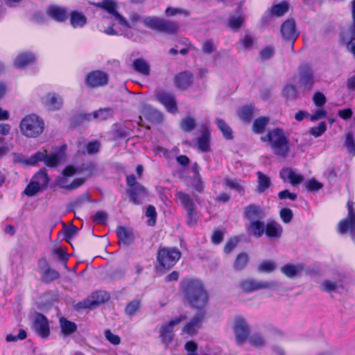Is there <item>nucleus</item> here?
<instances>
[{
  "instance_id": "obj_1",
  "label": "nucleus",
  "mask_w": 355,
  "mask_h": 355,
  "mask_svg": "<svg viewBox=\"0 0 355 355\" xmlns=\"http://www.w3.org/2000/svg\"><path fill=\"white\" fill-rule=\"evenodd\" d=\"M180 291L183 300L193 308L205 311L209 300L202 283L196 279H185L181 282Z\"/></svg>"
},
{
  "instance_id": "obj_2",
  "label": "nucleus",
  "mask_w": 355,
  "mask_h": 355,
  "mask_svg": "<svg viewBox=\"0 0 355 355\" xmlns=\"http://www.w3.org/2000/svg\"><path fill=\"white\" fill-rule=\"evenodd\" d=\"M180 291L183 300L193 308L205 311L209 300L202 283L196 279H185L181 282Z\"/></svg>"
},
{
  "instance_id": "obj_3",
  "label": "nucleus",
  "mask_w": 355,
  "mask_h": 355,
  "mask_svg": "<svg viewBox=\"0 0 355 355\" xmlns=\"http://www.w3.org/2000/svg\"><path fill=\"white\" fill-rule=\"evenodd\" d=\"M96 7L106 10L110 15V19L114 21V24H118L125 36H128L127 31L133 28L139 22L142 23L144 17L136 12H131L129 15V21L121 15L116 10L117 3L114 0H102L94 3Z\"/></svg>"
},
{
  "instance_id": "obj_4",
  "label": "nucleus",
  "mask_w": 355,
  "mask_h": 355,
  "mask_svg": "<svg viewBox=\"0 0 355 355\" xmlns=\"http://www.w3.org/2000/svg\"><path fill=\"white\" fill-rule=\"evenodd\" d=\"M263 141H268L273 153L281 157L285 158L289 151V140L284 131L280 128L273 129L265 136L261 137Z\"/></svg>"
},
{
  "instance_id": "obj_5",
  "label": "nucleus",
  "mask_w": 355,
  "mask_h": 355,
  "mask_svg": "<svg viewBox=\"0 0 355 355\" xmlns=\"http://www.w3.org/2000/svg\"><path fill=\"white\" fill-rule=\"evenodd\" d=\"M19 128L21 134L25 137L36 138L43 132L44 122L36 114H28L21 121Z\"/></svg>"
},
{
  "instance_id": "obj_6",
  "label": "nucleus",
  "mask_w": 355,
  "mask_h": 355,
  "mask_svg": "<svg viewBox=\"0 0 355 355\" xmlns=\"http://www.w3.org/2000/svg\"><path fill=\"white\" fill-rule=\"evenodd\" d=\"M181 257L180 252L176 248H162L157 252V260L159 270H168L173 267Z\"/></svg>"
},
{
  "instance_id": "obj_7",
  "label": "nucleus",
  "mask_w": 355,
  "mask_h": 355,
  "mask_svg": "<svg viewBox=\"0 0 355 355\" xmlns=\"http://www.w3.org/2000/svg\"><path fill=\"white\" fill-rule=\"evenodd\" d=\"M239 286L244 293H252L263 289H275L277 284L274 281H260L248 277L241 279L239 282Z\"/></svg>"
},
{
  "instance_id": "obj_8",
  "label": "nucleus",
  "mask_w": 355,
  "mask_h": 355,
  "mask_svg": "<svg viewBox=\"0 0 355 355\" xmlns=\"http://www.w3.org/2000/svg\"><path fill=\"white\" fill-rule=\"evenodd\" d=\"M316 82L315 73L308 64H304L299 68L298 87L303 92H309L313 89Z\"/></svg>"
},
{
  "instance_id": "obj_9",
  "label": "nucleus",
  "mask_w": 355,
  "mask_h": 355,
  "mask_svg": "<svg viewBox=\"0 0 355 355\" xmlns=\"http://www.w3.org/2000/svg\"><path fill=\"white\" fill-rule=\"evenodd\" d=\"M127 184L129 186L130 199L135 204H141L146 196L145 188L136 182L134 175L127 177Z\"/></svg>"
},
{
  "instance_id": "obj_10",
  "label": "nucleus",
  "mask_w": 355,
  "mask_h": 355,
  "mask_svg": "<svg viewBox=\"0 0 355 355\" xmlns=\"http://www.w3.org/2000/svg\"><path fill=\"white\" fill-rule=\"evenodd\" d=\"M110 295L105 291H98L92 293L89 298L78 302L75 305L76 310L92 309L96 306L107 301Z\"/></svg>"
},
{
  "instance_id": "obj_11",
  "label": "nucleus",
  "mask_w": 355,
  "mask_h": 355,
  "mask_svg": "<svg viewBox=\"0 0 355 355\" xmlns=\"http://www.w3.org/2000/svg\"><path fill=\"white\" fill-rule=\"evenodd\" d=\"M347 216L339 222L338 230L340 234H345L349 232L352 239H355V212L349 202L347 204Z\"/></svg>"
},
{
  "instance_id": "obj_12",
  "label": "nucleus",
  "mask_w": 355,
  "mask_h": 355,
  "mask_svg": "<svg viewBox=\"0 0 355 355\" xmlns=\"http://www.w3.org/2000/svg\"><path fill=\"white\" fill-rule=\"evenodd\" d=\"M186 319V316L181 315L175 317L162 325L160 327V337L164 343H169L172 341L174 336V327Z\"/></svg>"
},
{
  "instance_id": "obj_13",
  "label": "nucleus",
  "mask_w": 355,
  "mask_h": 355,
  "mask_svg": "<svg viewBox=\"0 0 355 355\" xmlns=\"http://www.w3.org/2000/svg\"><path fill=\"white\" fill-rule=\"evenodd\" d=\"M233 329L236 343L240 345L243 344L248 338L250 333L249 327L245 320L242 317H236L234 320Z\"/></svg>"
},
{
  "instance_id": "obj_14",
  "label": "nucleus",
  "mask_w": 355,
  "mask_h": 355,
  "mask_svg": "<svg viewBox=\"0 0 355 355\" xmlns=\"http://www.w3.org/2000/svg\"><path fill=\"white\" fill-rule=\"evenodd\" d=\"M281 33L284 40L291 41L293 44L294 41L298 37L295 21L290 19L284 21L281 26Z\"/></svg>"
},
{
  "instance_id": "obj_15",
  "label": "nucleus",
  "mask_w": 355,
  "mask_h": 355,
  "mask_svg": "<svg viewBox=\"0 0 355 355\" xmlns=\"http://www.w3.org/2000/svg\"><path fill=\"white\" fill-rule=\"evenodd\" d=\"M156 98L168 112L171 113H176L178 112L177 103L173 94L165 92H160L156 94Z\"/></svg>"
},
{
  "instance_id": "obj_16",
  "label": "nucleus",
  "mask_w": 355,
  "mask_h": 355,
  "mask_svg": "<svg viewBox=\"0 0 355 355\" xmlns=\"http://www.w3.org/2000/svg\"><path fill=\"white\" fill-rule=\"evenodd\" d=\"M35 331L42 338H47L49 334V327L46 318L42 314H36L33 323Z\"/></svg>"
},
{
  "instance_id": "obj_17",
  "label": "nucleus",
  "mask_w": 355,
  "mask_h": 355,
  "mask_svg": "<svg viewBox=\"0 0 355 355\" xmlns=\"http://www.w3.org/2000/svg\"><path fill=\"white\" fill-rule=\"evenodd\" d=\"M42 103L49 110H58L62 107L63 99L55 93H49L42 98Z\"/></svg>"
},
{
  "instance_id": "obj_18",
  "label": "nucleus",
  "mask_w": 355,
  "mask_h": 355,
  "mask_svg": "<svg viewBox=\"0 0 355 355\" xmlns=\"http://www.w3.org/2000/svg\"><path fill=\"white\" fill-rule=\"evenodd\" d=\"M107 75L100 71L89 73L86 80L87 85L92 87L105 85L107 83Z\"/></svg>"
},
{
  "instance_id": "obj_19",
  "label": "nucleus",
  "mask_w": 355,
  "mask_h": 355,
  "mask_svg": "<svg viewBox=\"0 0 355 355\" xmlns=\"http://www.w3.org/2000/svg\"><path fill=\"white\" fill-rule=\"evenodd\" d=\"M205 315V311L200 312L195 315L189 322H188L182 329V334L189 336L194 335L197 330L200 328V324Z\"/></svg>"
},
{
  "instance_id": "obj_20",
  "label": "nucleus",
  "mask_w": 355,
  "mask_h": 355,
  "mask_svg": "<svg viewBox=\"0 0 355 355\" xmlns=\"http://www.w3.org/2000/svg\"><path fill=\"white\" fill-rule=\"evenodd\" d=\"M280 177L284 181H289L292 185L298 184L304 180V177L302 175L290 168H283L280 171Z\"/></svg>"
},
{
  "instance_id": "obj_21",
  "label": "nucleus",
  "mask_w": 355,
  "mask_h": 355,
  "mask_svg": "<svg viewBox=\"0 0 355 355\" xmlns=\"http://www.w3.org/2000/svg\"><path fill=\"white\" fill-rule=\"evenodd\" d=\"M175 85L181 89H185L193 83V75L189 71H182L175 76Z\"/></svg>"
},
{
  "instance_id": "obj_22",
  "label": "nucleus",
  "mask_w": 355,
  "mask_h": 355,
  "mask_svg": "<svg viewBox=\"0 0 355 355\" xmlns=\"http://www.w3.org/2000/svg\"><path fill=\"white\" fill-rule=\"evenodd\" d=\"M304 266L302 263H287L281 267L280 271L287 277L292 279L299 275L303 270Z\"/></svg>"
},
{
  "instance_id": "obj_23",
  "label": "nucleus",
  "mask_w": 355,
  "mask_h": 355,
  "mask_svg": "<svg viewBox=\"0 0 355 355\" xmlns=\"http://www.w3.org/2000/svg\"><path fill=\"white\" fill-rule=\"evenodd\" d=\"M46 13L51 18L57 21H63L68 16L67 11L64 8L57 6L48 8Z\"/></svg>"
},
{
  "instance_id": "obj_24",
  "label": "nucleus",
  "mask_w": 355,
  "mask_h": 355,
  "mask_svg": "<svg viewBox=\"0 0 355 355\" xmlns=\"http://www.w3.org/2000/svg\"><path fill=\"white\" fill-rule=\"evenodd\" d=\"M265 232L269 238L279 239L283 233V227L279 223L270 221L266 224Z\"/></svg>"
},
{
  "instance_id": "obj_25",
  "label": "nucleus",
  "mask_w": 355,
  "mask_h": 355,
  "mask_svg": "<svg viewBox=\"0 0 355 355\" xmlns=\"http://www.w3.org/2000/svg\"><path fill=\"white\" fill-rule=\"evenodd\" d=\"M68 178L66 176H61L58 179V185L63 189L67 190H74L81 185H83L85 181V178H76L73 180L71 183L68 182Z\"/></svg>"
},
{
  "instance_id": "obj_26",
  "label": "nucleus",
  "mask_w": 355,
  "mask_h": 355,
  "mask_svg": "<svg viewBox=\"0 0 355 355\" xmlns=\"http://www.w3.org/2000/svg\"><path fill=\"white\" fill-rule=\"evenodd\" d=\"M43 153H45V157L44 162L48 166L53 167L62 162L65 157L64 152L62 150H60L58 152L47 155L46 150Z\"/></svg>"
},
{
  "instance_id": "obj_27",
  "label": "nucleus",
  "mask_w": 355,
  "mask_h": 355,
  "mask_svg": "<svg viewBox=\"0 0 355 355\" xmlns=\"http://www.w3.org/2000/svg\"><path fill=\"white\" fill-rule=\"evenodd\" d=\"M244 215L249 220L252 221L262 218L264 214L260 207L250 205L245 208Z\"/></svg>"
},
{
  "instance_id": "obj_28",
  "label": "nucleus",
  "mask_w": 355,
  "mask_h": 355,
  "mask_svg": "<svg viewBox=\"0 0 355 355\" xmlns=\"http://www.w3.org/2000/svg\"><path fill=\"white\" fill-rule=\"evenodd\" d=\"M179 31V24L178 22L172 20H166L162 18L160 23L159 32L168 34H175Z\"/></svg>"
},
{
  "instance_id": "obj_29",
  "label": "nucleus",
  "mask_w": 355,
  "mask_h": 355,
  "mask_svg": "<svg viewBox=\"0 0 355 355\" xmlns=\"http://www.w3.org/2000/svg\"><path fill=\"white\" fill-rule=\"evenodd\" d=\"M254 108L252 105L241 107L237 111L239 118L246 123H250L254 116Z\"/></svg>"
},
{
  "instance_id": "obj_30",
  "label": "nucleus",
  "mask_w": 355,
  "mask_h": 355,
  "mask_svg": "<svg viewBox=\"0 0 355 355\" xmlns=\"http://www.w3.org/2000/svg\"><path fill=\"white\" fill-rule=\"evenodd\" d=\"M35 56L31 53H21L17 56L14 64L17 68H22L35 61Z\"/></svg>"
},
{
  "instance_id": "obj_31",
  "label": "nucleus",
  "mask_w": 355,
  "mask_h": 355,
  "mask_svg": "<svg viewBox=\"0 0 355 355\" xmlns=\"http://www.w3.org/2000/svg\"><path fill=\"white\" fill-rule=\"evenodd\" d=\"M177 201H178L187 211L196 208V206L190 196L182 191H178L175 194Z\"/></svg>"
},
{
  "instance_id": "obj_32",
  "label": "nucleus",
  "mask_w": 355,
  "mask_h": 355,
  "mask_svg": "<svg viewBox=\"0 0 355 355\" xmlns=\"http://www.w3.org/2000/svg\"><path fill=\"white\" fill-rule=\"evenodd\" d=\"M117 235L120 243L128 245L134 239V234L132 231L123 227H119L116 230Z\"/></svg>"
},
{
  "instance_id": "obj_33",
  "label": "nucleus",
  "mask_w": 355,
  "mask_h": 355,
  "mask_svg": "<svg viewBox=\"0 0 355 355\" xmlns=\"http://www.w3.org/2000/svg\"><path fill=\"white\" fill-rule=\"evenodd\" d=\"M210 131L207 127H205L201 137L198 139V144L200 150L206 152L209 148Z\"/></svg>"
},
{
  "instance_id": "obj_34",
  "label": "nucleus",
  "mask_w": 355,
  "mask_h": 355,
  "mask_svg": "<svg viewBox=\"0 0 355 355\" xmlns=\"http://www.w3.org/2000/svg\"><path fill=\"white\" fill-rule=\"evenodd\" d=\"M70 23L73 28H81L86 24L87 18L83 14L74 11L71 13Z\"/></svg>"
},
{
  "instance_id": "obj_35",
  "label": "nucleus",
  "mask_w": 355,
  "mask_h": 355,
  "mask_svg": "<svg viewBox=\"0 0 355 355\" xmlns=\"http://www.w3.org/2000/svg\"><path fill=\"white\" fill-rule=\"evenodd\" d=\"M36 185H38L40 187L43 189L45 188L49 181L48 175L46 174V170L42 169L37 172L31 180Z\"/></svg>"
},
{
  "instance_id": "obj_36",
  "label": "nucleus",
  "mask_w": 355,
  "mask_h": 355,
  "mask_svg": "<svg viewBox=\"0 0 355 355\" xmlns=\"http://www.w3.org/2000/svg\"><path fill=\"white\" fill-rule=\"evenodd\" d=\"M265 227L264 223L259 220H252L248 230L256 237H261L264 232Z\"/></svg>"
},
{
  "instance_id": "obj_37",
  "label": "nucleus",
  "mask_w": 355,
  "mask_h": 355,
  "mask_svg": "<svg viewBox=\"0 0 355 355\" xmlns=\"http://www.w3.org/2000/svg\"><path fill=\"white\" fill-rule=\"evenodd\" d=\"M224 184L231 189L235 190L241 193L244 191V185L241 180L226 178L224 179Z\"/></svg>"
},
{
  "instance_id": "obj_38",
  "label": "nucleus",
  "mask_w": 355,
  "mask_h": 355,
  "mask_svg": "<svg viewBox=\"0 0 355 355\" xmlns=\"http://www.w3.org/2000/svg\"><path fill=\"white\" fill-rule=\"evenodd\" d=\"M254 43V38L249 35H245L243 38L240 39L237 43V49L239 51H247L252 49Z\"/></svg>"
},
{
  "instance_id": "obj_39",
  "label": "nucleus",
  "mask_w": 355,
  "mask_h": 355,
  "mask_svg": "<svg viewBox=\"0 0 355 355\" xmlns=\"http://www.w3.org/2000/svg\"><path fill=\"white\" fill-rule=\"evenodd\" d=\"M60 325L62 334L65 336L71 334L77 328L76 324L74 322H71L64 318H61L60 319Z\"/></svg>"
},
{
  "instance_id": "obj_40",
  "label": "nucleus",
  "mask_w": 355,
  "mask_h": 355,
  "mask_svg": "<svg viewBox=\"0 0 355 355\" xmlns=\"http://www.w3.org/2000/svg\"><path fill=\"white\" fill-rule=\"evenodd\" d=\"M269 123V118L261 116L254 120L252 125V131L256 134L263 132L266 127Z\"/></svg>"
},
{
  "instance_id": "obj_41",
  "label": "nucleus",
  "mask_w": 355,
  "mask_h": 355,
  "mask_svg": "<svg viewBox=\"0 0 355 355\" xmlns=\"http://www.w3.org/2000/svg\"><path fill=\"white\" fill-rule=\"evenodd\" d=\"M133 67L135 71L143 75L148 76L150 73V66L144 59H136L133 62Z\"/></svg>"
},
{
  "instance_id": "obj_42",
  "label": "nucleus",
  "mask_w": 355,
  "mask_h": 355,
  "mask_svg": "<svg viewBox=\"0 0 355 355\" xmlns=\"http://www.w3.org/2000/svg\"><path fill=\"white\" fill-rule=\"evenodd\" d=\"M161 19L162 18L157 17H145L142 23L146 28L159 31Z\"/></svg>"
},
{
  "instance_id": "obj_43",
  "label": "nucleus",
  "mask_w": 355,
  "mask_h": 355,
  "mask_svg": "<svg viewBox=\"0 0 355 355\" xmlns=\"http://www.w3.org/2000/svg\"><path fill=\"white\" fill-rule=\"evenodd\" d=\"M258 176L257 192L263 193L270 186V178L260 171L257 173Z\"/></svg>"
},
{
  "instance_id": "obj_44",
  "label": "nucleus",
  "mask_w": 355,
  "mask_h": 355,
  "mask_svg": "<svg viewBox=\"0 0 355 355\" xmlns=\"http://www.w3.org/2000/svg\"><path fill=\"white\" fill-rule=\"evenodd\" d=\"M164 14L166 17H175L178 15H182L184 17H188L190 15L189 10L183 8H175L168 6L165 10Z\"/></svg>"
},
{
  "instance_id": "obj_45",
  "label": "nucleus",
  "mask_w": 355,
  "mask_h": 355,
  "mask_svg": "<svg viewBox=\"0 0 355 355\" xmlns=\"http://www.w3.org/2000/svg\"><path fill=\"white\" fill-rule=\"evenodd\" d=\"M143 114L151 121H159L162 119L161 113L150 106H146L144 108Z\"/></svg>"
},
{
  "instance_id": "obj_46",
  "label": "nucleus",
  "mask_w": 355,
  "mask_h": 355,
  "mask_svg": "<svg viewBox=\"0 0 355 355\" xmlns=\"http://www.w3.org/2000/svg\"><path fill=\"white\" fill-rule=\"evenodd\" d=\"M288 10V4L286 1L273 6L270 10L271 15L276 17H282Z\"/></svg>"
},
{
  "instance_id": "obj_47",
  "label": "nucleus",
  "mask_w": 355,
  "mask_h": 355,
  "mask_svg": "<svg viewBox=\"0 0 355 355\" xmlns=\"http://www.w3.org/2000/svg\"><path fill=\"white\" fill-rule=\"evenodd\" d=\"M113 112L110 108H102L92 113L94 119L98 121H105L112 116Z\"/></svg>"
},
{
  "instance_id": "obj_48",
  "label": "nucleus",
  "mask_w": 355,
  "mask_h": 355,
  "mask_svg": "<svg viewBox=\"0 0 355 355\" xmlns=\"http://www.w3.org/2000/svg\"><path fill=\"white\" fill-rule=\"evenodd\" d=\"M248 262V257L245 253H241L237 255L234 263V268L235 270H241L245 268Z\"/></svg>"
},
{
  "instance_id": "obj_49",
  "label": "nucleus",
  "mask_w": 355,
  "mask_h": 355,
  "mask_svg": "<svg viewBox=\"0 0 355 355\" xmlns=\"http://www.w3.org/2000/svg\"><path fill=\"white\" fill-rule=\"evenodd\" d=\"M341 285L336 282L326 279L323 281L320 284V288L325 292H333L336 291Z\"/></svg>"
},
{
  "instance_id": "obj_50",
  "label": "nucleus",
  "mask_w": 355,
  "mask_h": 355,
  "mask_svg": "<svg viewBox=\"0 0 355 355\" xmlns=\"http://www.w3.org/2000/svg\"><path fill=\"white\" fill-rule=\"evenodd\" d=\"M282 94L288 100H293L298 96L297 90L293 85H286L282 90Z\"/></svg>"
},
{
  "instance_id": "obj_51",
  "label": "nucleus",
  "mask_w": 355,
  "mask_h": 355,
  "mask_svg": "<svg viewBox=\"0 0 355 355\" xmlns=\"http://www.w3.org/2000/svg\"><path fill=\"white\" fill-rule=\"evenodd\" d=\"M58 277L59 273L51 268H47L42 272V279L45 282H50Z\"/></svg>"
},
{
  "instance_id": "obj_52",
  "label": "nucleus",
  "mask_w": 355,
  "mask_h": 355,
  "mask_svg": "<svg viewBox=\"0 0 355 355\" xmlns=\"http://www.w3.org/2000/svg\"><path fill=\"white\" fill-rule=\"evenodd\" d=\"M276 268V263L271 260L262 261L258 266V270L262 272L269 273L274 271Z\"/></svg>"
},
{
  "instance_id": "obj_53",
  "label": "nucleus",
  "mask_w": 355,
  "mask_h": 355,
  "mask_svg": "<svg viewBox=\"0 0 355 355\" xmlns=\"http://www.w3.org/2000/svg\"><path fill=\"white\" fill-rule=\"evenodd\" d=\"M216 124L225 137H226L227 139L232 138V130L223 120L220 119H217Z\"/></svg>"
},
{
  "instance_id": "obj_54",
  "label": "nucleus",
  "mask_w": 355,
  "mask_h": 355,
  "mask_svg": "<svg viewBox=\"0 0 355 355\" xmlns=\"http://www.w3.org/2000/svg\"><path fill=\"white\" fill-rule=\"evenodd\" d=\"M180 127L184 132H190L196 127V121L191 116L185 117L181 121Z\"/></svg>"
},
{
  "instance_id": "obj_55",
  "label": "nucleus",
  "mask_w": 355,
  "mask_h": 355,
  "mask_svg": "<svg viewBox=\"0 0 355 355\" xmlns=\"http://www.w3.org/2000/svg\"><path fill=\"white\" fill-rule=\"evenodd\" d=\"M244 18L241 16H231L229 18V26L230 27L237 31L243 24Z\"/></svg>"
},
{
  "instance_id": "obj_56",
  "label": "nucleus",
  "mask_w": 355,
  "mask_h": 355,
  "mask_svg": "<svg viewBox=\"0 0 355 355\" xmlns=\"http://www.w3.org/2000/svg\"><path fill=\"white\" fill-rule=\"evenodd\" d=\"M202 51L204 53L211 54L216 51V44L212 40H207L202 44Z\"/></svg>"
},
{
  "instance_id": "obj_57",
  "label": "nucleus",
  "mask_w": 355,
  "mask_h": 355,
  "mask_svg": "<svg viewBox=\"0 0 355 355\" xmlns=\"http://www.w3.org/2000/svg\"><path fill=\"white\" fill-rule=\"evenodd\" d=\"M345 146L347 148L349 153L352 154L353 155H355V141L353 135L351 132H348L346 135Z\"/></svg>"
},
{
  "instance_id": "obj_58",
  "label": "nucleus",
  "mask_w": 355,
  "mask_h": 355,
  "mask_svg": "<svg viewBox=\"0 0 355 355\" xmlns=\"http://www.w3.org/2000/svg\"><path fill=\"white\" fill-rule=\"evenodd\" d=\"M146 216L149 218L148 225L153 226L156 223L157 212L155 208L153 205H149L146 211Z\"/></svg>"
},
{
  "instance_id": "obj_59",
  "label": "nucleus",
  "mask_w": 355,
  "mask_h": 355,
  "mask_svg": "<svg viewBox=\"0 0 355 355\" xmlns=\"http://www.w3.org/2000/svg\"><path fill=\"white\" fill-rule=\"evenodd\" d=\"M250 344L256 347H261L265 345L266 340L261 334H254L249 340Z\"/></svg>"
},
{
  "instance_id": "obj_60",
  "label": "nucleus",
  "mask_w": 355,
  "mask_h": 355,
  "mask_svg": "<svg viewBox=\"0 0 355 355\" xmlns=\"http://www.w3.org/2000/svg\"><path fill=\"white\" fill-rule=\"evenodd\" d=\"M275 53V49L272 46H268L263 48L259 53L260 58L262 61L271 58Z\"/></svg>"
},
{
  "instance_id": "obj_61",
  "label": "nucleus",
  "mask_w": 355,
  "mask_h": 355,
  "mask_svg": "<svg viewBox=\"0 0 355 355\" xmlns=\"http://www.w3.org/2000/svg\"><path fill=\"white\" fill-rule=\"evenodd\" d=\"M41 190H42V188L40 187L38 185H36L34 183V182H33L31 180V182L28 184V186L25 189L24 193L26 195H27L28 196H33Z\"/></svg>"
},
{
  "instance_id": "obj_62",
  "label": "nucleus",
  "mask_w": 355,
  "mask_h": 355,
  "mask_svg": "<svg viewBox=\"0 0 355 355\" xmlns=\"http://www.w3.org/2000/svg\"><path fill=\"white\" fill-rule=\"evenodd\" d=\"M44 153L37 152L33 155L31 157L26 159V165H34L38 162L44 161Z\"/></svg>"
},
{
  "instance_id": "obj_63",
  "label": "nucleus",
  "mask_w": 355,
  "mask_h": 355,
  "mask_svg": "<svg viewBox=\"0 0 355 355\" xmlns=\"http://www.w3.org/2000/svg\"><path fill=\"white\" fill-rule=\"evenodd\" d=\"M139 306L140 302L138 300H133L126 306L125 313L128 315H132L139 310Z\"/></svg>"
},
{
  "instance_id": "obj_64",
  "label": "nucleus",
  "mask_w": 355,
  "mask_h": 355,
  "mask_svg": "<svg viewBox=\"0 0 355 355\" xmlns=\"http://www.w3.org/2000/svg\"><path fill=\"white\" fill-rule=\"evenodd\" d=\"M327 126L325 122H321L318 126L311 128L310 133L317 137L322 135L326 130Z\"/></svg>"
}]
</instances>
